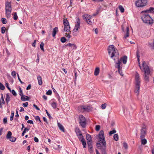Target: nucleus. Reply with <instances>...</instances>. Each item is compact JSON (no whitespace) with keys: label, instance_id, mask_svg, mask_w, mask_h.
Here are the masks:
<instances>
[{"label":"nucleus","instance_id":"obj_1","mask_svg":"<svg viewBox=\"0 0 154 154\" xmlns=\"http://www.w3.org/2000/svg\"><path fill=\"white\" fill-rule=\"evenodd\" d=\"M136 54L137 57V60L139 63V65L140 68L144 72V79L147 82L149 81V77L150 74V71L149 67L146 65L145 61H143L142 64L143 68H142V66L140 64V57L138 51H137L136 52Z\"/></svg>","mask_w":154,"mask_h":154},{"label":"nucleus","instance_id":"obj_2","mask_svg":"<svg viewBox=\"0 0 154 154\" xmlns=\"http://www.w3.org/2000/svg\"><path fill=\"white\" fill-rule=\"evenodd\" d=\"M99 142L101 143L103 146L100 148L102 154H107L106 151V144L104 136V132L103 130L100 131L98 134Z\"/></svg>","mask_w":154,"mask_h":154},{"label":"nucleus","instance_id":"obj_3","mask_svg":"<svg viewBox=\"0 0 154 154\" xmlns=\"http://www.w3.org/2000/svg\"><path fill=\"white\" fill-rule=\"evenodd\" d=\"M108 54L110 57L113 59L114 61L115 59L113 58L114 57H116L119 55L118 50L113 45H109L108 49Z\"/></svg>","mask_w":154,"mask_h":154},{"label":"nucleus","instance_id":"obj_4","mask_svg":"<svg viewBox=\"0 0 154 154\" xmlns=\"http://www.w3.org/2000/svg\"><path fill=\"white\" fill-rule=\"evenodd\" d=\"M141 17L143 22L146 23L150 24L153 23V20L147 13L144 12Z\"/></svg>","mask_w":154,"mask_h":154},{"label":"nucleus","instance_id":"obj_5","mask_svg":"<svg viewBox=\"0 0 154 154\" xmlns=\"http://www.w3.org/2000/svg\"><path fill=\"white\" fill-rule=\"evenodd\" d=\"M147 3V0H137L135 2V4L137 7H141L146 5Z\"/></svg>","mask_w":154,"mask_h":154},{"label":"nucleus","instance_id":"obj_6","mask_svg":"<svg viewBox=\"0 0 154 154\" xmlns=\"http://www.w3.org/2000/svg\"><path fill=\"white\" fill-rule=\"evenodd\" d=\"M79 119L80 124L82 128H85L86 124V119L85 117L83 115H80L79 116Z\"/></svg>","mask_w":154,"mask_h":154},{"label":"nucleus","instance_id":"obj_7","mask_svg":"<svg viewBox=\"0 0 154 154\" xmlns=\"http://www.w3.org/2000/svg\"><path fill=\"white\" fill-rule=\"evenodd\" d=\"M63 23L64 26V31L71 32L70 27L68 21L66 19H64L63 20Z\"/></svg>","mask_w":154,"mask_h":154},{"label":"nucleus","instance_id":"obj_8","mask_svg":"<svg viewBox=\"0 0 154 154\" xmlns=\"http://www.w3.org/2000/svg\"><path fill=\"white\" fill-rule=\"evenodd\" d=\"M147 129L146 126L145 125H143L140 130V137L141 139L144 138L146 133Z\"/></svg>","mask_w":154,"mask_h":154},{"label":"nucleus","instance_id":"obj_9","mask_svg":"<svg viewBox=\"0 0 154 154\" xmlns=\"http://www.w3.org/2000/svg\"><path fill=\"white\" fill-rule=\"evenodd\" d=\"M83 17L87 23L90 25L93 24V23L91 21L92 18L91 16L88 14H85L83 15Z\"/></svg>","mask_w":154,"mask_h":154},{"label":"nucleus","instance_id":"obj_10","mask_svg":"<svg viewBox=\"0 0 154 154\" xmlns=\"http://www.w3.org/2000/svg\"><path fill=\"white\" fill-rule=\"evenodd\" d=\"M5 6L6 13H11L12 8L11 3L8 2H6L5 3Z\"/></svg>","mask_w":154,"mask_h":154},{"label":"nucleus","instance_id":"obj_11","mask_svg":"<svg viewBox=\"0 0 154 154\" xmlns=\"http://www.w3.org/2000/svg\"><path fill=\"white\" fill-rule=\"evenodd\" d=\"M76 23L75 24V27L73 30V31L75 32H77L78 29L80 28V21L79 18H77L76 19Z\"/></svg>","mask_w":154,"mask_h":154},{"label":"nucleus","instance_id":"obj_12","mask_svg":"<svg viewBox=\"0 0 154 154\" xmlns=\"http://www.w3.org/2000/svg\"><path fill=\"white\" fill-rule=\"evenodd\" d=\"M135 79L136 82V84H140V79L139 74L137 72H136Z\"/></svg>","mask_w":154,"mask_h":154},{"label":"nucleus","instance_id":"obj_13","mask_svg":"<svg viewBox=\"0 0 154 154\" xmlns=\"http://www.w3.org/2000/svg\"><path fill=\"white\" fill-rule=\"evenodd\" d=\"M127 60V57L126 56H125L123 57H122L120 60H118V62L119 61H120L121 63L122 61L124 64H126Z\"/></svg>","mask_w":154,"mask_h":154},{"label":"nucleus","instance_id":"obj_14","mask_svg":"<svg viewBox=\"0 0 154 154\" xmlns=\"http://www.w3.org/2000/svg\"><path fill=\"white\" fill-rule=\"evenodd\" d=\"M140 85L136 84L135 88L134 90V92L138 95L139 93V89L140 88Z\"/></svg>","mask_w":154,"mask_h":154},{"label":"nucleus","instance_id":"obj_15","mask_svg":"<svg viewBox=\"0 0 154 154\" xmlns=\"http://www.w3.org/2000/svg\"><path fill=\"white\" fill-rule=\"evenodd\" d=\"M116 64L118 65V71L120 74L123 76V74L121 70V69L120 67V65L121 64V62L120 61H119L118 63H116Z\"/></svg>","mask_w":154,"mask_h":154},{"label":"nucleus","instance_id":"obj_16","mask_svg":"<svg viewBox=\"0 0 154 154\" xmlns=\"http://www.w3.org/2000/svg\"><path fill=\"white\" fill-rule=\"evenodd\" d=\"M154 8H150L148 10H146L145 11H142L141 12V13H143L144 12L147 13L148 14L149 13H153L154 12Z\"/></svg>","mask_w":154,"mask_h":154},{"label":"nucleus","instance_id":"obj_17","mask_svg":"<svg viewBox=\"0 0 154 154\" xmlns=\"http://www.w3.org/2000/svg\"><path fill=\"white\" fill-rule=\"evenodd\" d=\"M84 112H89L92 110L90 106H84Z\"/></svg>","mask_w":154,"mask_h":154},{"label":"nucleus","instance_id":"obj_18","mask_svg":"<svg viewBox=\"0 0 154 154\" xmlns=\"http://www.w3.org/2000/svg\"><path fill=\"white\" fill-rule=\"evenodd\" d=\"M58 126L59 127V129L62 132H65V129L63 126L60 123L57 122Z\"/></svg>","mask_w":154,"mask_h":154},{"label":"nucleus","instance_id":"obj_19","mask_svg":"<svg viewBox=\"0 0 154 154\" xmlns=\"http://www.w3.org/2000/svg\"><path fill=\"white\" fill-rule=\"evenodd\" d=\"M21 99L22 101H28L29 100V98L28 97L26 96L23 95L21 97Z\"/></svg>","mask_w":154,"mask_h":154},{"label":"nucleus","instance_id":"obj_20","mask_svg":"<svg viewBox=\"0 0 154 154\" xmlns=\"http://www.w3.org/2000/svg\"><path fill=\"white\" fill-rule=\"evenodd\" d=\"M37 79L38 84L40 85H42V77L40 75H38L37 76Z\"/></svg>","mask_w":154,"mask_h":154},{"label":"nucleus","instance_id":"obj_21","mask_svg":"<svg viewBox=\"0 0 154 154\" xmlns=\"http://www.w3.org/2000/svg\"><path fill=\"white\" fill-rule=\"evenodd\" d=\"M58 28L57 27H56L53 29V31L52 33V36L54 37L55 36L57 32L58 31Z\"/></svg>","mask_w":154,"mask_h":154},{"label":"nucleus","instance_id":"obj_22","mask_svg":"<svg viewBox=\"0 0 154 154\" xmlns=\"http://www.w3.org/2000/svg\"><path fill=\"white\" fill-rule=\"evenodd\" d=\"M148 46L152 49H154V39L153 42H149Z\"/></svg>","mask_w":154,"mask_h":154},{"label":"nucleus","instance_id":"obj_23","mask_svg":"<svg viewBox=\"0 0 154 154\" xmlns=\"http://www.w3.org/2000/svg\"><path fill=\"white\" fill-rule=\"evenodd\" d=\"M100 72V69L99 67H96L95 70L94 72V74L95 75L97 76L98 75Z\"/></svg>","mask_w":154,"mask_h":154},{"label":"nucleus","instance_id":"obj_24","mask_svg":"<svg viewBox=\"0 0 154 154\" xmlns=\"http://www.w3.org/2000/svg\"><path fill=\"white\" fill-rule=\"evenodd\" d=\"M87 142L88 145V147L89 149V150L90 149L91 150L92 148V141H87Z\"/></svg>","mask_w":154,"mask_h":154},{"label":"nucleus","instance_id":"obj_25","mask_svg":"<svg viewBox=\"0 0 154 154\" xmlns=\"http://www.w3.org/2000/svg\"><path fill=\"white\" fill-rule=\"evenodd\" d=\"M10 97L8 93L6 94V101L7 103V104H8V102L10 101Z\"/></svg>","mask_w":154,"mask_h":154},{"label":"nucleus","instance_id":"obj_26","mask_svg":"<svg viewBox=\"0 0 154 154\" xmlns=\"http://www.w3.org/2000/svg\"><path fill=\"white\" fill-rule=\"evenodd\" d=\"M78 138H79V140L81 142L83 140H85L83 136L82 135V134H79L78 135H77Z\"/></svg>","mask_w":154,"mask_h":154},{"label":"nucleus","instance_id":"obj_27","mask_svg":"<svg viewBox=\"0 0 154 154\" xmlns=\"http://www.w3.org/2000/svg\"><path fill=\"white\" fill-rule=\"evenodd\" d=\"M86 139L87 141H91V135L89 134H87L86 135Z\"/></svg>","mask_w":154,"mask_h":154},{"label":"nucleus","instance_id":"obj_28","mask_svg":"<svg viewBox=\"0 0 154 154\" xmlns=\"http://www.w3.org/2000/svg\"><path fill=\"white\" fill-rule=\"evenodd\" d=\"M147 142V140L145 138L141 139V144L142 145H145Z\"/></svg>","mask_w":154,"mask_h":154},{"label":"nucleus","instance_id":"obj_29","mask_svg":"<svg viewBox=\"0 0 154 154\" xmlns=\"http://www.w3.org/2000/svg\"><path fill=\"white\" fill-rule=\"evenodd\" d=\"M84 108V106H79L78 107V111L80 112H83L84 109H83V108Z\"/></svg>","mask_w":154,"mask_h":154},{"label":"nucleus","instance_id":"obj_30","mask_svg":"<svg viewBox=\"0 0 154 154\" xmlns=\"http://www.w3.org/2000/svg\"><path fill=\"white\" fill-rule=\"evenodd\" d=\"M126 32L124 36V38H126L127 37H128L129 36V29L128 27H127L126 29Z\"/></svg>","mask_w":154,"mask_h":154},{"label":"nucleus","instance_id":"obj_31","mask_svg":"<svg viewBox=\"0 0 154 154\" xmlns=\"http://www.w3.org/2000/svg\"><path fill=\"white\" fill-rule=\"evenodd\" d=\"M12 133L11 131H8L6 135V138L7 139L10 138L12 137Z\"/></svg>","mask_w":154,"mask_h":154},{"label":"nucleus","instance_id":"obj_32","mask_svg":"<svg viewBox=\"0 0 154 154\" xmlns=\"http://www.w3.org/2000/svg\"><path fill=\"white\" fill-rule=\"evenodd\" d=\"M75 131L77 135H78L79 134H81L79 129L78 128H75Z\"/></svg>","mask_w":154,"mask_h":154},{"label":"nucleus","instance_id":"obj_33","mask_svg":"<svg viewBox=\"0 0 154 154\" xmlns=\"http://www.w3.org/2000/svg\"><path fill=\"white\" fill-rule=\"evenodd\" d=\"M119 9L122 13L124 12L125 10L124 8L122 6L119 5Z\"/></svg>","mask_w":154,"mask_h":154},{"label":"nucleus","instance_id":"obj_34","mask_svg":"<svg viewBox=\"0 0 154 154\" xmlns=\"http://www.w3.org/2000/svg\"><path fill=\"white\" fill-rule=\"evenodd\" d=\"M51 106L54 109H55L57 107V103L55 102H53L51 103Z\"/></svg>","mask_w":154,"mask_h":154},{"label":"nucleus","instance_id":"obj_35","mask_svg":"<svg viewBox=\"0 0 154 154\" xmlns=\"http://www.w3.org/2000/svg\"><path fill=\"white\" fill-rule=\"evenodd\" d=\"M44 44L43 42H41V44L40 45V48H41V49L43 51H44Z\"/></svg>","mask_w":154,"mask_h":154},{"label":"nucleus","instance_id":"obj_36","mask_svg":"<svg viewBox=\"0 0 154 154\" xmlns=\"http://www.w3.org/2000/svg\"><path fill=\"white\" fill-rule=\"evenodd\" d=\"M114 140L116 141H117L119 140V136L117 134H115L113 136Z\"/></svg>","mask_w":154,"mask_h":154},{"label":"nucleus","instance_id":"obj_37","mask_svg":"<svg viewBox=\"0 0 154 154\" xmlns=\"http://www.w3.org/2000/svg\"><path fill=\"white\" fill-rule=\"evenodd\" d=\"M81 142L82 143V144L83 146V147L84 148H85L86 147V142L85 141V140H83L82 141H81Z\"/></svg>","mask_w":154,"mask_h":154},{"label":"nucleus","instance_id":"obj_38","mask_svg":"<svg viewBox=\"0 0 154 154\" xmlns=\"http://www.w3.org/2000/svg\"><path fill=\"white\" fill-rule=\"evenodd\" d=\"M10 140L12 142H14L16 141V138L15 137H11L10 138H9Z\"/></svg>","mask_w":154,"mask_h":154},{"label":"nucleus","instance_id":"obj_39","mask_svg":"<svg viewBox=\"0 0 154 154\" xmlns=\"http://www.w3.org/2000/svg\"><path fill=\"white\" fill-rule=\"evenodd\" d=\"M0 89L1 90H3L5 89V87L4 85L1 82H0Z\"/></svg>","mask_w":154,"mask_h":154},{"label":"nucleus","instance_id":"obj_40","mask_svg":"<svg viewBox=\"0 0 154 154\" xmlns=\"http://www.w3.org/2000/svg\"><path fill=\"white\" fill-rule=\"evenodd\" d=\"M14 116V112L12 111L11 112V116L10 117V120L11 121H12L13 119V118Z\"/></svg>","mask_w":154,"mask_h":154},{"label":"nucleus","instance_id":"obj_41","mask_svg":"<svg viewBox=\"0 0 154 154\" xmlns=\"http://www.w3.org/2000/svg\"><path fill=\"white\" fill-rule=\"evenodd\" d=\"M13 18L15 20H16L17 19L18 16L17 15V13L16 12L14 13Z\"/></svg>","mask_w":154,"mask_h":154},{"label":"nucleus","instance_id":"obj_42","mask_svg":"<svg viewBox=\"0 0 154 154\" xmlns=\"http://www.w3.org/2000/svg\"><path fill=\"white\" fill-rule=\"evenodd\" d=\"M66 40V39L64 37H62L60 39V41L63 43H64Z\"/></svg>","mask_w":154,"mask_h":154},{"label":"nucleus","instance_id":"obj_43","mask_svg":"<svg viewBox=\"0 0 154 154\" xmlns=\"http://www.w3.org/2000/svg\"><path fill=\"white\" fill-rule=\"evenodd\" d=\"M6 30V28L5 27L3 26L1 28V32L2 33L4 34L5 33Z\"/></svg>","mask_w":154,"mask_h":154},{"label":"nucleus","instance_id":"obj_44","mask_svg":"<svg viewBox=\"0 0 154 154\" xmlns=\"http://www.w3.org/2000/svg\"><path fill=\"white\" fill-rule=\"evenodd\" d=\"M1 98L2 100V103L3 104H5V100L4 99L3 95L2 94H1Z\"/></svg>","mask_w":154,"mask_h":154},{"label":"nucleus","instance_id":"obj_45","mask_svg":"<svg viewBox=\"0 0 154 154\" xmlns=\"http://www.w3.org/2000/svg\"><path fill=\"white\" fill-rule=\"evenodd\" d=\"M11 75L14 78H15L16 77V72L13 71L11 73Z\"/></svg>","mask_w":154,"mask_h":154},{"label":"nucleus","instance_id":"obj_46","mask_svg":"<svg viewBox=\"0 0 154 154\" xmlns=\"http://www.w3.org/2000/svg\"><path fill=\"white\" fill-rule=\"evenodd\" d=\"M106 103L102 104L101 105V108L103 109H105L106 108Z\"/></svg>","mask_w":154,"mask_h":154},{"label":"nucleus","instance_id":"obj_47","mask_svg":"<svg viewBox=\"0 0 154 154\" xmlns=\"http://www.w3.org/2000/svg\"><path fill=\"white\" fill-rule=\"evenodd\" d=\"M74 72L75 73V80H74V81H75H75H76V79L77 77V72L75 70H74Z\"/></svg>","mask_w":154,"mask_h":154},{"label":"nucleus","instance_id":"obj_48","mask_svg":"<svg viewBox=\"0 0 154 154\" xmlns=\"http://www.w3.org/2000/svg\"><path fill=\"white\" fill-rule=\"evenodd\" d=\"M100 126L99 125H97L96 126L95 130L97 131H98L100 129Z\"/></svg>","mask_w":154,"mask_h":154},{"label":"nucleus","instance_id":"obj_49","mask_svg":"<svg viewBox=\"0 0 154 154\" xmlns=\"http://www.w3.org/2000/svg\"><path fill=\"white\" fill-rule=\"evenodd\" d=\"M69 33H66L65 34V36L68 38H71V35H70V32H69Z\"/></svg>","mask_w":154,"mask_h":154},{"label":"nucleus","instance_id":"obj_50","mask_svg":"<svg viewBox=\"0 0 154 154\" xmlns=\"http://www.w3.org/2000/svg\"><path fill=\"white\" fill-rule=\"evenodd\" d=\"M52 91L51 90H49L46 93V94L48 95H51L52 94Z\"/></svg>","mask_w":154,"mask_h":154},{"label":"nucleus","instance_id":"obj_51","mask_svg":"<svg viewBox=\"0 0 154 154\" xmlns=\"http://www.w3.org/2000/svg\"><path fill=\"white\" fill-rule=\"evenodd\" d=\"M116 132V130H113L109 132V135H111L112 134H114V133H115Z\"/></svg>","mask_w":154,"mask_h":154},{"label":"nucleus","instance_id":"obj_52","mask_svg":"<svg viewBox=\"0 0 154 154\" xmlns=\"http://www.w3.org/2000/svg\"><path fill=\"white\" fill-rule=\"evenodd\" d=\"M3 23L5 24L7 23V22L6 21V19L4 18H2L1 19Z\"/></svg>","mask_w":154,"mask_h":154},{"label":"nucleus","instance_id":"obj_53","mask_svg":"<svg viewBox=\"0 0 154 154\" xmlns=\"http://www.w3.org/2000/svg\"><path fill=\"white\" fill-rule=\"evenodd\" d=\"M35 119L37 121V120H38L40 122H41V121L40 119V117L39 116H36L35 117Z\"/></svg>","mask_w":154,"mask_h":154},{"label":"nucleus","instance_id":"obj_54","mask_svg":"<svg viewBox=\"0 0 154 154\" xmlns=\"http://www.w3.org/2000/svg\"><path fill=\"white\" fill-rule=\"evenodd\" d=\"M5 86L10 91H11V90L9 86V84L8 83H5Z\"/></svg>","mask_w":154,"mask_h":154},{"label":"nucleus","instance_id":"obj_55","mask_svg":"<svg viewBox=\"0 0 154 154\" xmlns=\"http://www.w3.org/2000/svg\"><path fill=\"white\" fill-rule=\"evenodd\" d=\"M20 91H19V95L21 97L23 95V93L20 87L19 88Z\"/></svg>","mask_w":154,"mask_h":154},{"label":"nucleus","instance_id":"obj_56","mask_svg":"<svg viewBox=\"0 0 154 154\" xmlns=\"http://www.w3.org/2000/svg\"><path fill=\"white\" fill-rule=\"evenodd\" d=\"M11 91V93H12V94L13 95H14V96H17V94L16 93V92L14 90H13V89Z\"/></svg>","mask_w":154,"mask_h":154},{"label":"nucleus","instance_id":"obj_57","mask_svg":"<svg viewBox=\"0 0 154 154\" xmlns=\"http://www.w3.org/2000/svg\"><path fill=\"white\" fill-rule=\"evenodd\" d=\"M45 112H46V113H47V115H48V116L49 118L50 119H51L52 118V117L51 116L50 114L49 113H48V111H47V110H45Z\"/></svg>","mask_w":154,"mask_h":154},{"label":"nucleus","instance_id":"obj_58","mask_svg":"<svg viewBox=\"0 0 154 154\" xmlns=\"http://www.w3.org/2000/svg\"><path fill=\"white\" fill-rule=\"evenodd\" d=\"M97 146L98 149H100V148H101L102 146H101V144L100 143H97Z\"/></svg>","mask_w":154,"mask_h":154},{"label":"nucleus","instance_id":"obj_59","mask_svg":"<svg viewBox=\"0 0 154 154\" xmlns=\"http://www.w3.org/2000/svg\"><path fill=\"white\" fill-rule=\"evenodd\" d=\"M29 130V128H24V129L23 131L25 133L26 132H28Z\"/></svg>","mask_w":154,"mask_h":154},{"label":"nucleus","instance_id":"obj_60","mask_svg":"<svg viewBox=\"0 0 154 154\" xmlns=\"http://www.w3.org/2000/svg\"><path fill=\"white\" fill-rule=\"evenodd\" d=\"M11 14V13H6V14L7 18H9L10 17Z\"/></svg>","mask_w":154,"mask_h":154},{"label":"nucleus","instance_id":"obj_61","mask_svg":"<svg viewBox=\"0 0 154 154\" xmlns=\"http://www.w3.org/2000/svg\"><path fill=\"white\" fill-rule=\"evenodd\" d=\"M73 45H72V46L71 47L72 48V49L74 50H75L76 49L77 47L76 45H75V44H73Z\"/></svg>","mask_w":154,"mask_h":154},{"label":"nucleus","instance_id":"obj_62","mask_svg":"<svg viewBox=\"0 0 154 154\" xmlns=\"http://www.w3.org/2000/svg\"><path fill=\"white\" fill-rule=\"evenodd\" d=\"M101 9V7L100 6V7H99V8H98V9L97 10V13L98 14L100 12V9Z\"/></svg>","mask_w":154,"mask_h":154},{"label":"nucleus","instance_id":"obj_63","mask_svg":"<svg viewBox=\"0 0 154 154\" xmlns=\"http://www.w3.org/2000/svg\"><path fill=\"white\" fill-rule=\"evenodd\" d=\"M123 146L125 149L128 148V145L126 143H123Z\"/></svg>","mask_w":154,"mask_h":154},{"label":"nucleus","instance_id":"obj_64","mask_svg":"<svg viewBox=\"0 0 154 154\" xmlns=\"http://www.w3.org/2000/svg\"><path fill=\"white\" fill-rule=\"evenodd\" d=\"M28 105V103L27 102L23 103V106L25 107H27Z\"/></svg>","mask_w":154,"mask_h":154}]
</instances>
